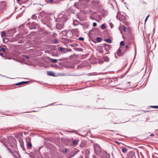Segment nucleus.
I'll return each mask as SVG.
<instances>
[{"label": "nucleus", "mask_w": 158, "mask_h": 158, "mask_svg": "<svg viewBox=\"0 0 158 158\" xmlns=\"http://www.w3.org/2000/svg\"><path fill=\"white\" fill-rule=\"evenodd\" d=\"M117 54L119 56H121L122 55V54L121 53V51L120 49H119L118 50L117 52Z\"/></svg>", "instance_id": "nucleus-6"}, {"label": "nucleus", "mask_w": 158, "mask_h": 158, "mask_svg": "<svg viewBox=\"0 0 158 158\" xmlns=\"http://www.w3.org/2000/svg\"><path fill=\"white\" fill-rule=\"evenodd\" d=\"M0 55L2 56H3V55H4V54L3 53H1L0 54Z\"/></svg>", "instance_id": "nucleus-30"}, {"label": "nucleus", "mask_w": 158, "mask_h": 158, "mask_svg": "<svg viewBox=\"0 0 158 158\" xmlns=\"http://www.w3.org/2000/svg\"><path fill=\"white\" fill-rule=\"evenodd\" d=\"M72 31L74 33H78L79 32V30L78 29H73Z\"/></svg>", "instance_id": "nucleus-7"}, {"label": "nucleus", "mask_w": 158, "mask_h": 158, "mask_svg": "<svg viewBox=\"0 0 158 158\" xmlns=\"http://www.w3.org/2000/svg\"><path fill=\"white\" fill-rule=\"evenodd\" d=\"M1 36L2 38H3L6 35V32L4 31H2L1 32Z\"/></svg>", "instance_id": "nucleus-11"}, {"label": "nucleus", "mask_w": 158, "mask_h": 158, "mask_svg": "<svg viewBox=\"0 0 158 158\" xmlns=\"http://www.w3.org/2000/svg\"><path fill=\"white\" fill-rule=\"evenodd\" d=\"M31 18L32 19H35L36 18V16L35 15H34L32 16Z\"/></svg>", "instance_id": "nucleus-15"}, {"label": "nucleus", "mask_w": 158, "mask_h": 158, "mask_svg": "<svg viewBox=\"0 0 158 158\" xmlns=\"http://www.w3.org/2000/svg\"><path fill=\"white\" fill-rule=\"evenodd\" d=\"M78 144V142L76 140H74L73 141V145L76 146Z\"/></svg>", "instance_id": "nucleus-9"}, {"label": "nucleus", "mask_w": 158, "mask_h": 158, "mask_svg": "<svg viewBox=\"0 0 158 158\" xmlns=\"http://www.w3.org/2000/svg\"><path fill=\"white\" fill-rule=\"evenodd\" d=\"M78 39L79 40H84V38L83 37H79V38H78Z\"/></svg>", "instance_id": "nucleus-18"}, {"label": "nucleus", "mask_w": 158, "mask_h": 158, "mask_svg": "<svg viewBox=\"0 0 158 158\" xmlns=\"http://www.w3.org/2000/svg\"><path fill=\"white\" fill-rule=\"evenodd\" d=\"M120 44L121 45H124L125 44V43L123 41H122L120 42Z\"/></svg>", "instance_id": "nucleus-17"}, {"label": "nucleus", "mask_w": 158, "mask_h": 158, "mask_svg": "<svg viewBox=\"0 0 158 158\" xmlns=\"http://www.w3.org/2000/svg\"><path fill=\"white\" fill-rule=\"evenodd\" d=\"M93 14H96L95 12H94L93 13Z\"/></svg>", "instance_id": "nucleus-40"}, {"label": "nucleus", "mask_w": 158, "mask_h": 158, "mask_svg": "<svg viewBox=\"0 0 158 158\" xmlns=\"http://www.w3.org/2000/svg\"><path fill=\"white\" fill-rule=\"evenodd\" d=\"M119 20H121V19H119Z\"/></svg>", "instance_id": "nucleus-42"}, {"label": "nucleus", "mask_w": 158, "mask_h": 158, "mask_svg": "<svg viewBox=\"0 0 158 158\" xmlns=\"http://www.w3.org/2000/svg\"><path fill=\"white\" fill-rule=\"evenodd\" d=\"M27 146L28 147H29L30 148H31L32 147V145L31 143L29 142H28L27 143Z\"/></svg>", "instance_id": "nucleus-12"}, {"label": "nucleus", "mask_w": 158, "mask_h": 158, "mask_svg": "<svg viewBox=\"0 0 158 158\" xmlns=\"http://www.w3.org/2000/svg\"><path fill=\"white\" fill-rule=\"evenodd\" d=\"M135 55L136 54V49L135 47Z\"/></svg>", "instance_id": "nucleus-29"}, {"label": "nucleus", "mask_w": 158, "mask_h": 158, "mask_svg": "<svg viewBox=\"0 0 158 158\" xmlns=\"http://www.w3.org/2000/svg\"><path fill=\"white\" fill-rule=\"evenodd\" d=\"M28 82V81H22L16 84V85H20L23 84H26Z\"/></svg>", "instance_id": "nucleus-1"}, {"label": "nucleus", "mask_w": 158, "mask_h": 158, "mask_svg": "<svg viewBox=\"0 0 158 158\" xmlns=\"http://www.w3.org/2000/svg\"><path fill=\"white\" fill-rule=\"evenodd\" d=\"M73 24H74V25H77V24H74V23H73Z\"/></svg>", "instance_id": "nucleus-39"}, {"label": "nucleus", "mask_w": 158, "mask_h": 158, "mask_svg": "<svg viewBox=\"0 0 158 158\" xmlns=\"http://www.w3.org/2000/svg\"><path fill=\"white\" fill-rule=\"evenodd\" d=\"M27 140H30V138H29V137L27 139Z\"/></svg>", "instance_id": "nucleus-32"}, {"label": "nucleus", "mask_w": 158, "mask_h": 158, "mask_svg": "<svg viewBox=\"0 0 158 158\" xmlns=\"http://www.w3.org/2000/svg\"><path fill=\"white\" fill-rule=\"evenodd\" d=\"M134 156L132 152H130L127 155L128 158H131Z\"/></svg>", "instance_id": "nucleus-3"}, {"label": "nucleus", "mask_w": 158, "mask_h": 158, "mask_svg": "<svg viewBox=\"0 0 158 158\" xmlns=\"http://www.w3.org/2000/svg\"><path fill=\"white\" fill-rule=\"evenodd\" d=\"M63 152L66 153L67 152V149H64L62 151Z\"/></svg>", "instance_id": "nucleus-19"}, {"label": "nucleus", "mask_w": 158, "mask_h": 158, "mask_svg": "<svg viewBox=\"0 0 158 158\" xmlns=\"http://www.w3.org/2000/svg\"><path fill=\"white\" fill-rule=\"evenodd\" d=\"M103 60L104 61L107 62L109 61V59L108 57L106 56H105L103 57Z\"/></svg>", "instance_id": "nucleus-4"}, {"label": "nucleus", "mask_w": 158, "mask_h": 158, "mask_svg": "<svg viewBox=\"0 0 158 158\" xmlns=\"http://www.w3.org/2000/svg\"><path fill=\"white\" fill-rule=\"evenodd\" d=\"M154 135V134L153 133L151 135H150V136H153Z\"/></svg>", "instance_id": "nucleus-34"}, {"label": "nucleus", "mask_w": 158, "mask_h": 158, "mask_svg": "<svg viewBox=\"0 0 158 158\" xmlns=\"http://www.w3.org/2000/svg\"><path fill=\"white\" fill-rule=\"evenodd\" d=\"M106 156H107V157H110V155H106Z\"/></svg>", "instance_id": "nucleus-35"}, {"label": "nucleus", "mask_w": 158, "mask_h": 158, "mask_svg": "<svg viewBox=\"0 0 158 158\" xmlns=\"http://www.w3.org/2000/svg\"><path fill=\"white\" fill-rule=\"evenodd\" d=\"M151 107L155 108H158V106H152Z\"/></svg>", "instance_id": "nucleus-21"}, {"label": "nucleus", "mask_w": 158, "mask_h": 158, "mask_svg": "<svg viewBox=\"0 0 158 158\" xmlns=\"http://www.w3.org/2000/svg\"><path fill=\"white\" fill-rule=\"evenodd\" d=\"M47 73L48 75L49 76H55L54 73L52 71H48L47 72Z\"/></svg>", "instance_id": "nucleus-2"}, {"label": "nucleus", "mask_w": 158, "mask_h": 158, "mask_svg": "<svg viewBox=\"0 0 158 158\" xmlns=\"http://www.w3.org/2000/svg\"><path fill=\"white\" fill-rule=\"evenodd\" d=\"M90 19H94L93 18H92L91 17H90Z\"/></svg>", "instance_id": "nucleus-37"}, {"label": "nucleus", "mask_w": 158, "mask_h": 158, "mask_svg": "<svg viewBox=\"0 0 158 158\" xmlns=\"http://www.w3.org/2000/svg\"><path fill=\"white\" fill-rule=\"evenodd\" d=\"M106 27V25L105 24H103L101 26V28L102 29H104Z\"/></svg>", "instance_id": "nucleus-13"}, {"label": "nucleus", "mask_w": 158, "mask_h": 158, "mask_svg": "<svg viewBox=\"0 0 158 158\" xmlns=\"http://www.w3.org/2000/svg\"><path fill=\"white\" fill-rule=\"evenodd\" d=\"M65 49L63 48H60V50L61 51H64Z\"/></svg>", "instance_id": "nucleus-20"}, {"label": "nucleus", "mask_w": 158, "mask_h": 158, "mask_svg": "<svg viewBox=\"0 0 158 158\" xmlns=\"http://www.w3.org/2000/svg\"><path fill=\"white\" fill-rule=\"evenodd\" d=\"M118 16H117V18H118Z\"/></svg>", "instance_id": "nucleus-41"}, {"label": "nucleus", "mask_w": 158, "mask_h": 158, "mask_svg": "<svg viewBox=\"0 0 158 158\" xmlns=\"http://www.w3.org/2000/svg\"><path fill=\"white\" fill-rule=\"evenodd\" d=\"M122 152L124 153H126L127 150V148H123L122 149Z\"/></svg>", "instance_id": "nucleus-10"}, {"label": "nucleus", "mask_w": 158, "mask_h": 158, "mask_svg": "<svg viewBox=\"0 0 158 158\" xmlns=\"http://www.w3.org/2000/svg\"><path fill=\"white\" fill-rule=\"evenodd\" d=\"M17 1L18 2H19L20 1V0H17Z\"/></svg>", "instance_id": "nucleus-38"}, {"label": "nucleus", "mask_w": 158, "mask_h": 158, "mask_svg": "<svg viewBox=\"0 0 158 158\" xmlns=\"http://www.w3.org/2000/svg\"><path fill=\"white\" fill-rule=\"evenodd\" d=\"M50 60L52 62L54 63H56L58 61V60H57L52 58H50Z\"/></svg>", "instance_id": "nucleus-5"}, {"label": "nucleus", "mask_w": 158, "mask_h": 158, "mask_svg": "<svg viewBox=\"0 0 158 158\" xmlns=\"http://www.w3.org/2000/svg\"><path fill=\"white\" fill-rule=\"evenodd\" d=\"M3 41L5 42L6 43L8 42V40L7 39H5Z\"/></svg>", "instance_id": "nucleus-25"}, {"label": "nucleus", "mask_w": 158, "mask_h": 158, "mask_svg": "<svg viewBox=\"0 0 158 158\" xmlns=\"http://www.w3.org/2000/svg\"><path fill=\"white\" fill-rule=\"evenodd\" d=\"M123 31H126V28L125 27H123Z\"/></svg>", "instance_id": "nucleus-26"}, {"label": "nucleus", "mask_w": 158, "mask_h": 158, "mask_svg": "<svg viewBox=\"0 0 158 158\" xmlns=\"http://www.w3.org/2000/svg\"><path fill=\"white\" fill-rule=\"evenodd\" d=\"M97 146L98 147V148H99V147H99V146H98V145H96V144H95V145H94V147H95V146Z\"/></svg>", "instance_id": "nucleus-31"}, {"label": "nucleus", "mask_w": 158, "mask_h": 158, "mask_svg": "<svg viewBox=\"0 0 158 158\" xmlns=\"http://www.w3.org/2000/svg\"><path fill=\"white\" fill-rule=\"evenodd\" d=\"M125 47V48H128V45H126Z\"/></svg>", "instance_id": "nucleus-33"}, {"label": "nucleus", "mask_w": 158, "mask_h": 158, "mask_svg": "<svg viewBox=\"0 0 158 158\" xmlns=\"http://www.w3.org/2000/svg\"><path fill=\"white\" fill-rule=\"evenodd\" d=\"M0 50L3 52H5L6 51V49L4 48H2L0 49Z\"/></svg>", "instance_id": "nucleus-16"}, {"label": "nucleus", "mask_w": 158, "mask_h": 158, "mask_svg": "<svg viewBox=\"0 0 158 158\" xmlns=\"http://www.w3.org/2000/svg\"><path fill=\"white\" fill-rule=\"evenodd\" d=\"M97 24L96 23H93V26L94 27H96L97 26Z\"/></svg>", "instance_id": "nucleus-23"}, {"label": "nucleus", "mask_w": 158, "mask_h": 158, "mask_svg": "<svg viewBox=\"0 0 158 158\" xmlns=\"http://www.w3.org/2000/svg\"><path fill=\"white\" fill-rule=\"evenodd\" d=\"M24 58H27V59H28L29 58L28 56H27L26 55H24Z\"/></svg>", "instance_id": "nucleus-27"}, {"label": "nucleus", "mask_w": 158, "mask_h": 158, "mask_svg": "<svg viewBox=\"0 0 158 158\" xmlns=\"http://www.w3.org/2000/svg\"><path fill=\"white\" fill-rule=\"evenodd\" d=\"M8 150L10 151V152L11 153H12V152L11 151H10V150L9 149H8Z\"/></svg>", "instance_id": "nucleus-36"}, {"label": "nucleus", "mask_w": 158, "mask_h": 158, "mask_svg": "<svg viewBox=\"0 0 158 158\" xmlns=\"http://www.w3.org/2000/svg\"><path fill=\"white\" fill-rule=\"evenodd\" d=\"M149 15H148L147 17L145 19V23H146V22L147 21V19H148V18L149 17Z\"/></svg>", "instance_id": "nucleus-22"}, {"label": "nucleus", "mask_w": 158, "mask_h": 158, "mask_svg": "<svg viewBox=\"0 0 158 158\" xmlns=\"http://www.w3.org/2000/svg\"><path fill=\"white\" fill-rule=\"evenodd\" d=\"M48 2L50 3H52L54 0H48Z\"/></svg>", "instance_id": "nucleus-24"}, {"label": "nucleus", "mask_w": 158, "mask_h": 158, "mask_svg": "<svg viewBox=\"0 0 158 158\" xmlns=\"http://www.w3.org/2000/svg\"><path fill=\"white\" fill-rule=\"evenodd\" d=\"M102 40V38L101 37H98L97 38V40L98 42H100Z\"/></svg>", "instance_id": "nucleus-14"}, {"label": "nucleus", "mask_w": 158, "mask_h": 158, "mask_svg": "<svg viewBox=\"0 0 158 158\" xmlns=\"http://www.w3.org/2000/svg\"><path fill=\"white\" fill-rule=\"evenodd\" d=\"M105 41L109 43H110L112 42V40L110 39H105Z\"/></svg>", "instance_id": "nucleus-8"}, {"label": "nucleus", "mask_w": 158, "mask_h": 158, "mask_svg": "<svg viewBox=\"0 0 158 158\" xmlns=\"http://www.w3.org/2000/svg\"><path fill=\"white\" fill-rule=\"evenodd\" d=\"M15 155H16V157H18V156H19L18 154V153L17 152H15Z\"/></svg>", "instance_id": "nucleus-28"}]
</instances>
